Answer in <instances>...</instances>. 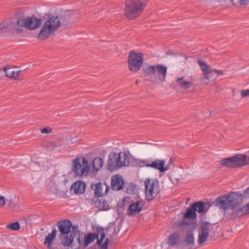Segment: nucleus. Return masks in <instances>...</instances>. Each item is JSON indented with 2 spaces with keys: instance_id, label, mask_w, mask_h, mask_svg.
I'll list each match as a JSON object with an SVG mask.
<instances>
[{
  "instance_id": "nucleus-6",
  "label": "nucleus",
  "mask_w": 249,
  "mask_h": 249,
  "mask_svg": "<svg viewBox=\"0 0 249 249\" xmlns=\"http://www.w3.org/2000/svg\"><path fill=\"white\" fill-rule=\"evenodd\" d=\"M106 237V234L104 229L98 228L97 232L89 233L85 237L84 246L87 247L89 244L92 243L96 239L97 240V243L101 249H108L109 239L107 238L105 242L102 244L103 240Z\"/></svg>"
},
{
  "instance_id": "nucleus-1",
  "label": "nucleus",
  "mask_w": 249,
  "mask_h": 249,
  "mask_svg": "<svg viewBox=\"0 0 249 249\" xmlns=\"http://www.w3.org/2000/svg\"><path fill=\"white\" fill-rule=\"evenodd\" d=\"M247 198L242 193L231 192L217 197L215 205L225 211L231 210L230 218L235 219L249 214V203L242 207L237 208L244 200L247 201Z\"/></svg>"
},
{
  "instance_id": "nucleus-19",
  "label": "nucleus",
  "mask_w": 249,
  "mask_h": 249,
  "mask_svg": "<svg viewBox=\"0 0 249 249\" xmlns=\"http://www.w3.org/2000/svg\"><path fill=\"white\" fill-rule=\"evenodd\" d=\"M4 71L6 76L14 79H18L20 71L11 66H6L4 68Z\"/></svg>"
},
{
  "instance_id": "nucleus-34",
  "label": "nucleus",
  "mask_w": 249,
  "mask_h": 249,
  "mask_svg": "<svg viewBox=\"0 0 249 249\" xmlns=\"http://www.w3.org/2000/svg\"><path fill=\"white\" fill-rule=\"evenodd\" d=\"M57 147V145L54 142H50L48 145V148L53 150Z\"/></svg>"
},
{
  "instance_id": "nucleus-36",
  "label": "nucleus",
  "mask_w": 249,
  "mask_h": 249,
  "mask_svg": "<svg viewBox=\"0 0 249 249\" xmlns=\"http://www.w3.org/2000/svg\"><path fill=\"white\" fill-rule=\"evenodd\" d=\"M174 161H175V159L174 158H170L168 164H169L170 166L171 165V164H172L174 163Z\"/></svg>"
},
{
  "instance_id": "nucleus-4",
  "label": "nucleus",
  "mask_w": 249,
  "mask_h": 249,
  "mask_svg": "<svg viewBox=\"0 0 249 249\" xmlns=\"http://www.w3.org/2000/svg\"><path fill=\"white\" fill-rule=\"evenodd\" d=\"M130 158L124 152L114 153L109 156L107 160V169L110 171H114L123 167L129 165Z\"/></svg>"
},
{
  "instance_id": "nucleus-38",
  "label": "nucleus",
  "mask_w": 249,
  "mask_h": 249,
  "mask_svg": "<svg viewBox=\"0 0 249 249\" xmlns=\"http://www.w3.org/2000/svg\"><path fill=\"white\" fill-rule=\"evenodd\" d=\"M140 81H138V80L136 81V84H138V83Z\"/></svg>"
},
{
  "instance_id": "nucleus-12",
  "label": "nucleus",
  "mask_w": 249,
  "mask_h": 249,
  "mask_svg": "<svg viewBox=\"0 0 249 249\" xmlns=\"http://www.w3.org/2000/svg\"><path fill=\"white\" fill-rule=\"evenodd\" d=\"M128 61L130 71L134 72H137L142 67L143 62V55L141 53H137L134 51H131Z\"/></svg>"
},
{
  "instance_id": "nucleus-17",
  "label": "nucleus",
  "mask_w": 249,
  "mask_h": 249,
  "mask_svg": "<svg viewBox=\"0 0 249 249\" xmlns=\"http://www.w3.org/2000/svg\"><path fill=\"white\" fill-rule=\"evenodd\" d=\"M111 185L113 190L119 191L123 189L124 185L123 178L120 175H115L111 178Z\"/></svg>"
},
{
  "instance_id": "nucleus-22",
  "label": "nucleus",
  "mask_w": 249,
  "mask_h": 249,
  "mask_svg": "<svg viewBox=\"0 0 249 249\" xmlns=\"http://www.w3.org/2000/svg\"><path fill=\"white\" fill-rule=\"evenodd\" d=\"M104 161L103 159L99 157L95 158L92 164V168L93 172H97L99 171L103 166Z\"/></svg>"
},
{
  "instance_id": "nucleus-31",
  "label": "nucleus",
  "mask_w": 249,
  "mask_h": 249,
  "mask_svg": "<svg viewBox=\"0 0 249 249\" xmlns=\"http://www.w3.org/2000/svg\"><path fill=\"white\" fill-rule=\"evenodd\" d=\"M240 94L242 98L249 97V89L242 90Z\"/></svg>"
},
{
  "instance_id": "nucleus-26",
  "label": "nucleus",
  "mask_w": 249,
  "mask_h": 249,
  "mask_svg": "<svg viewBox=\"0 0 249 249\" xmlns=\"http://www.w3.org/2000/svg\"><path fill=\"white\" fill-rule=\"evenodd\" d=\"M195 244V239L193 233L187 235L185 239V247L190 249Z\"/></svg>"
},
{
  "instance_id": "nucleus-11",
  "label": "nucleus",
  "mask_w": 249,
  "mask_h": 249,
  "mask_svg": "<svg viewBox=\"0 0 249 249\" xmlns=\"http://www.w3.org/2000/svg\"><path fill=\"white\" fill-rule=\"evenodd\" d=\"M42 22L41 18H38L35 17H30L25 19L18 20L17 25L19 27H16L17 32L19 33L22 30L20 27H24L30 30L36 29L40 27Z\"/></svg>"
},
{
  "instance_id": "nucleus-25",
  "label": "nucleus",
  "mask_w": 249,
  "mask_h": 249,
  "mask_svg": "<svg viewBox=\"0 0 249 249\" xmlns=\"http://www.w3.org/2000/svg\"><path fill=\"white\" fill-rule=\"evenodd\" d=\"M184 217L187 219H194L196 217V211L193 207H192V205H191L190 207H189L184 214Z\"/></svg>"
},
{
  "instance_id": "nucleus-35",
  "label": "nucleus",
  "mask_w": 249,
  "mask_h": 249,
  "mask_svg": "<svg viewBox=\"0 0 249 249\" xmlns=\"http://www.w3.org/2000/svg\"><path fill=\"white\" fill-rule=\"evenodd\" d=\"M248 2V0H239V3L241 5H246Z\"/></svg>"
},
{
  "instance_id": "nucleus-3",
  "label": "nucleus",
  "mask_w": 249,
  "mask_h": 249,
  "mask_svg": "<svg viewBox=\"0 0 249 249\" xmlns=\"http://www.w3.org/2000/svg\"><path fill=\"white\" fill-rule=\"evenodd\" d=\"M57 226L60 231L59 238L61 244L64 247H69L71 245L73 240L74 234H78V241L80 245L81 244V240L80 238L79 231L77 232L70 233V230L72 226L71 222L69 220H64L59 221L57 223Z\"/></svg>"
},
{
  "instance_id": "nucleus-16",
  "label": "nucleus",
  "mask_w": 249,
  "mask_h": 249,
  "mask_svg": "<svg viewBox=\"0 0 249 249\" xmlns=\"http://www.w3.org/2000/svg\"><path fill=\"white\" fill-rule=\"evenodd\" d=\"M150 168L160 171V172H164L170 168V165L167 164L165 165V161L159 159L155 160L153 161L150 160V164L149 165Z\"/></svg>"
},
{
  "instance_id": "nucleus-33",
  "label": "nucleus",
  "mask_w": 249,
  "mask_h": 249,
  "mask_svg": "<svg viewBox=\"0 0 249 249\" xmlns=\"http://www.w3.org/2000/svg\"><path fill=\"white\" fill-rule=\"evenodd\" d=\"M42 133H50L52 132V129L50 127H45L41 129Z\"/></svg>"
},
{
  "instance_id": "nucleus-5",
  "label": "nucleus",
  "mask_w": 249,
  "mask_h": 249,
  "mask_svg": "<svg viewBox=\"0 0 249 249\" xmlns=\"http://www.w3.org/2000/svg\"><path fill=\"white\" fill-rule=\"evenodd\" d=\"M147 0H133L126 2L125 15L130 19L139 17L144 9Z\"/></svg>"
},
{
  "instance_id": "nucleus-29",
  "label": "nucleus",
  "mask_w": 249,
  "mask_h": 249,
  "mask_svg": "<svg viewBox=\"0 0 249 249\" xmlns=\"http://www.w3.org/2000/svg\"><path fill=\"white\" fill-rule=\"evenodd\" d=\"M12 26V22L2 23L0 24V34L6 32Z\"/></svg>"
},
{
  "instance_id": "nucleus-18",
  "label": "nucleus",
  "mask_w": 249,
  "mask_h": 249,
  "mask_svg": "<svg viewBox=\"0 0 249 249\" xmlns=\"http://www.w3.org/2000/svg\"><path fill=\"white\" fill-rule=\"evenodd\" d=\"M86 185L83 181L74 182L71 186V190L76 194H82L85 192Z\"/></svg>"
},
{
  "instance_id": "nucleus-13",
  "label": "nucleus",
  "mask_w": 249,
  "mask_h": 249,
  "mask_svg": "<svg viewBox=\"0 0 249 249\" xmlns=\"http://www.w3.org/2000/svg\"><path fill=\"white\" fill-rule=\"evenodd\" d=\"M197 63L204 74V77L200 79V81L202 85H208L209 80L212 77L213 72L218 74L223 75V72L221 70H213L206 62H203L200 59L198 60Z\"/></svg>"
},
{
  "instance_id": "nucleus-7",
  "label": "nucleus",
  "mask_w": 249,
  "mask_h": 249,
  "mask_svg": "<svg viewBox=\"0 0 249 249\" xmlns=\"http://www.w3.org/2000/svg\"><path fill=\"white\" fill-rule=\"evenodd\" d=\"M90 166L89 161L84 157H78L72 162V172L76 177L87 176Z\"/></svg>"
},
{
  "instance_id": "nucleus-10",
  "label": "nucleus",
  "mask_w": 249,
  "mask_h": 249,
  "mask_svg": "<svg viewBox=\"0 0 249 249\" xmlns=\"http://www.w3.org/2000/svg\"><path fill=\"white\" fill-rule=\"evenodd\" d=\"M146 199L150 201L160 192V184L157 179L146 178L144 180Z\"/></svg>"
},
{
  "instance_id": "nucleus-20",
  "label": "nucleus",
  "mask_w": 249,
  "mask_h": 249,
  "mask_svg": "<svg viewBox=\"0 0 249 249\" xmlns=\"http://www.w3.org/2000/svg\"><path fill=\"white\" fill-rule=\"evenodd\" d=\"M106 187V192L108 190V186L105 184H103L101 182L96 183L91 186V188L94 190V194L97 197L102 196H103L102 188L103 186Z\"/></svg>"
},
{
  "instance_id": "nucleus-8",
  "label": "nucleus",
  "mask_w": 249,
  "mask_h": 249,
  "mask_svg": "<svg viewBox=\"0 0 249 249\" xmlns=\"http://www.w3.org/2000/svg\"><path fill=\"white\" fill-rule=\"evenodd\" d=\"M143 70L146 75L151 77H153L157 74L158 79L160 82H164L166 80L167 67L165 65L161 64L148 65L145 67Z\"/></svg>"
},
{
  "instance_id": "nucleus-28",
  "label": "nucleus",
  "mask_w": 249,
  "mask_h": 249,
  "mask_svg": "<svg viewBox=\"0 0 249 249\" xmlns=\"http://www.w3.org/2000/svg\"><path fill=\"white\" fill-rule=\"evenodd\" d=\"M6 228L13 231H17L20 229V225L18 222H15L6 225Z\"/></svg>"
},
{
  "instance_id": "nucleus-37",
  "label": "nucleus",
  "mask_w": 249,
  "mask_h": 249,
  "mask_svg": "<svg viewBox=\"0 0 249 249\" xmlns=\"http://www.w3.org/2000/svg\"><path fill=\"white\" fill-rule=\"evenodd\" d=\"M233 4L235 5L236 4V2L238 1V0H230Z\"/></svg>"
},
{
  "instance_id": "nucleus-9",
  "label": "nucleus",
  "mask_w": 249,
  "mask_h": 249,
  "mask_svg": "<svg viewBox=\"0 0 249 249\" xmlns=\"http://www.w3.org/2000/svg\"><path fill=\"white\" fill-rule=\"evenodd\" d=\"M249 164V157L243 154L236 155L221 161V164L230 168H238Z\"/></svg>"
},
{
  "instance_id": "nucleus-30",
  "label": "nucleus",
  "mask_w": 249,
  "mask_h": 249,
  "mask_svg": "<svg viewBox=\"0 0 249 249\" xmlns=\"http://www.w3.org/2000/svg\"><path fill=\"white\" fill-rule=\"evenodd\" d=\"M137 165L140 167H150L149 165L150 164V160H138L136 161Z\"/></svg>"
},
{
  "instance_id": "nucleus-27",
  "label": "nucleus",
  "mask_w": 249,
  "mask_h": 249,
  "mask_svg": "<svg viewBox=\"0 0 249 249\" xmlns=\"http://www.w3.org/2000/svg\"><path fill=\"white\" fill-rule=\"evenodd\" d=\"M192 205L196 211H197L199 213H203L205 212L204 203L202 201H198Z\"/></svg>"
},
{
  "instance_id": "nucleus-23",
  "label": "nucleus",
  "mask_w": 249,
  "mask_h": 249,
  "mask_svg": "<svg viewBox=\"0 0 249 249\" xmlns=\"http://www.w3.org/2000/svg\"><path fill=\"white\" fill-rule=\"evenodd\" d=\"M180 236L177 233L171 234L168 238V244L170 246H175L178 245L179 241Z\"/></svg>"
},
{
  "instance_id": "nucleus-15",
  "label": "nucleus",
  "mask_w": 249,
  "mask_h": 249,
  "mask_svg": "<svg viewBox=\"0 0 249 249\" xmlns=\"http://www.w3.org/2000/svg\"><path fill=\"white\" fill-rule=\"evenodd\" d=\"M143 206L144 203L142 200L132 203L127 210V214L130 216H132L139 213L142 211Z\"/></svg>"
},
{
  "instance_id": "nucleus-32",
  "label": "nucleus",
  "mask_w": 249,
  "mask_h": 249,
  "mask_svg": "<svg viewBox=\"0 0 249 249\" xmlns=\"http://www.w3.org/2000/svg\"><path fill=\"white\" fill-rule=\"evenodd\" d=\"M6 204V200L3 196H0V208H3Z\"/></svg>"
},
{
  "instance_id": "nucleus-24",
  "label": "nucleus",
  "mask_w": 249,
  "mask_h": 249,
  "mask_svg": "<svg viewBox=\"0 0 249 249\" xmlns=\"http://www.w3.org/2000/svg\"><path fill=\"white\" fill-rule=\"evenodd\" d=\"M57 233L56 229H53L51 233L48 234L46 236L44 241V244L47 245V247L50 248L52 246V244L53 239L55 237Z\"/></svg>"
},
{
  "instance_id": "nucleus-21",
  "label": "nucleus",
  "mask_w": 249,
  "mask_h": 249,
  "mask_svg": "<svg viewBox=\"0 0 249 249\" xmlns=\"http://www.w3.org/2000/svg\"><path fill=\"white\" fill-rule=\"evenodd\" d=\"M184 79V76L178 78L176 80V83L179 88L187 89L191 87L192 83L190 81H186Z\"/></svg>"
},
{
  "instance_id": "nucleus-14",
  "label": "nucleus",
  "mask_w": 249,
  "mask_h": 249,
  "mask_svg": "<svg viewBox=\"0 0 249 249\" xmlns=\"http://www.w3.org/2000/svg\"><path fill=\"white\" fill-rule=\"evenodd\" d=\"M212 227V224L208 222H205L201 224L198 230V239L197 242L199 245L202 244L207 240Z\"/></svg>"
},
{
  "instance_id": "nucleus-2",
  "label": "nucleus",
  "mask_w": 249,
  "mask_h": 249,
  "mask_svg": "<svg viewBox=\"0 0 249 249\" xmlns=\"http://www.w3.org/2000/svg\"><path fill=\"white\" fill-rule=\"evenodd\" d=\"M61 25L60 20L57 16L49 14L45 19L40 31L37 36L39 40H45L54 34Z\"/></svg>"
}]
</instances>
